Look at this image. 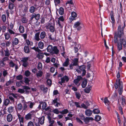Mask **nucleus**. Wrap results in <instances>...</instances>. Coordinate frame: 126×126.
Wrapping results in <instances>:
<instances>
[{
  "label": "nucleus",
  "mask_w": 126,
  "mask_h": 126,
  "mask_svg": "<svg viewBox=\"0 0 126 126\" xmlns=\"http://www.w3.org/2000/svg\"><path fill=\"white\" fill-rule=\"evenodd\" d=\"M40 88L44 93H46L48 90V88L47 87H45L44 85H41L40 86Z\"/></svg>",
  "instance_id": "0eeeda50"
},
{
  "label": "nucleus",
  "mask_w": 126,
  "mask_h": 126,
  "mask_svg": "<svg viewBox=\"0 0 126 126\" xmlns=\"http://www.w3.org/2000/svg\"><path fill=\"white\" fill-rule=\"evenodd\" d=\"M28 10V8L26 6H23L22 7V10L24 12H26Z\"/></svg>",
  "instance_id": "3c124183"
},
{
  "label": "nucleus",
  "mask_w": 126,
  "mask_h": 126,
  "mask_svg": "<svg viewBox=\"0 0 126 126\" xmlns=\"http://www.w3.org/2000/svg\"><path fill=\"white\" fill-rule=\"evenodd\" d=\"M71 15L72 17V18L71 19L72 20L76 19L75 17L77 16V14L75 12H72L71 13Z\"/></svg>",
  "instance_id": "2eb2a0df"
},
{
  "label": "nucleus",
  "mask_w": 126,
  "mask_h": 126,
  "mask_svg": "<svg viewBox=\"0 0 126 126\" xmlns=\"http://www.w3.org/2000/svg\"><path fill=\"white\" fill-rule=\"evenodd\" d=\"M5 39L6 40L8 39L10 37V36L9 34L7 33H6L5 34Z\"/></svg>",
  "instance_id": "0e129e2a"
},
{
  "label": "nucleus",
  "mask_w": 126,
  "mask_h": 126,
  "mask_svg": "<svg viewBox=\"0 0 126 126\" xmlns=\"http://www.w3.org/2000/svg\"><path fill=\"white\" fill-rule=\"evenodd\" d=\"M43 74V72L42 71H38V72L36 74V76L38 78L41 77L42 76Z\"/></svg>",
  "instance_id": "393cba45"
},
{
  "label": "nucleus",
  "mask_w": 126,
  "mask_h": 126,
  "mask_svg": "<svg viewBox=\"0 0 126 126\" xmlns=\"http://www.w3.org/2000/svg\"><path fill=\"white\" fill-rule=\"evenodd\" d=\"M53 47L52 45H49L48 46L47 48V50L48 52L51 53L52 52Z\"/></svg>",
  "instance_id": "9b49d317"
},
{
  "label": "nucleus",
  "mask_w": 126,
  "mask_h": 126,
  "mask_svg": "<svg viewBox=\"0 0 126 126\" xmlns=\"http://www.w3.org/2000/svg\"><path fill=\"white\" fill-rule=\"evenodd\" d=\"M32 114L30 113H28L26 115L25 117V118L26 120L30 119H31Z\"/></svg>",
  "instance_id": "412c9836"
},
{
  "label": "nucleus",
  "mask_w": 126,
  "mask_h": 126,
  "mask_svg": "<svg viewBox=\"0 0 126 126\" xmlns=\"http://www.w3.org/2000/svg\"><path fill=\"white\" fill-rule=\"evenodd\" d=\"M30 72L29 71L27 70L25 72V75L27 77L30 76Z\"/></svg>",
  "instance_id": "4d7b16f0"
},
{
  "label": "nucleus",
  "mask_w": 126,
  "mask_h": 126,
  "mask_svg": "<svg viewBox=\"0 0 126 126\" xmlns=\"http://www.w3.org/2000/svg\"><path fill=\"white\" fill-rule=\"evenodd\" d=\"M49 38L52 40H54L56 39V37L55 35L54 34H52L50 35Z\"/></svg>",
  "instance_id": "cd10ccee"
},
{
  "label": "nucleus",
  "mask_w": 126,
  "mask_h": 126,
  "mask_svg": "<svg viewBox=\"0 0 126 126\" xmlns=\"http://www.w3.org/2000/svg\"><path fill=\"white\" fill-rule=\"evenodd\" d=\"M23 76L21 75H19L16 77V79L17 80H21L22 79Z\"/></svg>",
  "instance_id": "8fccbe9b"
},
{
  "label": "nucleus",
  "mask_w": 126,
  "mask_h": 126,
  "mask_svg": "<svg viewBox=\"0 0 126 126\" xmlns=\"http://www.w3.org/2000/svg\"><path fill=\"white\" fill-rule=\"evenodd\" d=\"M76 119L78 122L79 123H81L82 124H83V122L79 119V118L77 117L76 118Z\"/></svg>",
  "instance_id": "e2e57ef3"
},
{
  "label": "nucleus",
  "mask_w": 126,
  "mask_h": 126,
  "mask_svg": "<svg viewBox=\"0 0 126 126\" xmlns=\"http://www.w3.org/2000/svg\"><path fill=\"white\" fill-rule=\"evenodd\" d=\"M14 4L11 2L9 3L8 6V8L9 9L11 10H12L14 9Z\"/></svg>",
  "instance_id": "bb28decb"
},
{
  "label": "nucleus",
  "mask_w": 126,
  "mask_h": 126,
  "mask_svg": "<svg viewBox=\"0 0 126 126\" xmlns=\"http://www.w3.org/2000/svg\"><path fill=\"white\" fill-rule=\"evenodd\" d=\"M44 119L45 117L44 116H42L41 118H38L39 122L41 125H42L44 124Z\"/></svg>",
  "instance_id": "4468645a"
},
{
  "label": "nucleus",
  "mask_w": 126,
  "mask_h": 126,
  "mask_svg": "<svg viewBox=\"0 0 126 126\" xmlns=\"http://www.w3.org/2000/svg\"><path fill=\"white\" fill-rule=\"evenodd\" d=\"M92 111L90 110L87 109L85 111V114L87 116H90L92 114Z\"/></svg>",
  "instance_id": "9d476101"
},
{
  "label": "nucleus",
  "mask_w": 126,
  "mask_h": 126,
  "mask_svg": "<svg viewBox=\"0 0 126 126\" xmlns=\"http://www.w3.org/2000/svg\"><path fill=\"white\" fill-rule=\"evenodd\" d=\"M81 23V21H80L76 22L74 25V27L77 28V30L78 31H79L82 28L80 26Z\"/></svg>",
  "instance_id": "20e7f679"
},
{
  "label": "nucleus",
  "mask_w": 126,
  "mask_h": 126,
  "mask_svg": "<svg viewBox=\"0 0 126 126\" xmlns=\"http://www.w3.org/2000/svg\"><path fill=\"white\" fill-rule=\"evenodd\" d=\"M101 119V116L98 115H96L95 117V120L97 121H100Z\"/></svg>",
  "instance_id": "72a5a7b5"
},
{
  "label": "nucleus",
  "mask_w": 126,
  "mask_h": 126,
  "mask_svg": "<svg viewBox=\"0 0 126 126\" xmlns=\"http://www.w3.org/2000/svg\"><path fill=\"white\" fill-rule=\"evenodd\" d=\"M40 33V32H38L36 33L35 34L34 36L35 39L37 41H39L40 40L39 36Z\"/></svg>",
  "instance_id": "dca6fc26"
},
{
  "label": "nucleus",
  "mask_w": 126,
  "mask_h": 126,
  "mask_svg": "<svg viewBox=\"0 0 126 126\" xmlns=\"http://www.w3.org/2000/svg\"><path fill=\"white\" fill-rule=\"evenodd\" d=\"M52 51L54 52L55 54H58L59 53V50L56 47L54 46L53 47Z\"/></svg>",
  "instance_id": "f8f14e48"
},
{
  "label": "nucleus",
  "mask_w": 126,
  "mask_h": 126,
  "mask_svg": "<svg viewBox=\"0 0 126 126\" xmlns=\"http://www.w3.org/2000/svg\"><path fill=\"white\" fill-rule=\"evenodd\" d=\"M35 16V19L37 20L39 19L40 17V15L39 14H34Z\"/></svg>",
  "instance_id": "09e8293b"
},
{
  "label": "nucleus",
  "mask_w": 126,
  "mask_h": 126,
  "mask_svg": "<svg viewBox=\"0 0 126 126\" xmlns=\"http://www.w3.org/2000/svg\"><path fill=\"white\" fill-rule=\"evenodd\" d=\"M13 119L12 115L11 114H8L7 116V121L9 122L12 121Z\"/></svg>",
  "instance_id": "ddd939ff"
},
{
  "label": "nucleus",
  "mask_w": 126,
  "mask_h": 126,
  "mask_svg": "<svg viewBox=\"0 0 126 126\" xmlns=\"http://www.w3.org/2000/svg\"><path fill=\"white\" fill-rule=\"evenodd\" d=\"M5 52V55L6 56H9L10 55V53L9 52V50L7 48L5 50H4Z\"/></svg>",
  "instance_id": "58836bf2"
},
{
  "label": "nucleus",
  "mask_w": 126,
  "mask_h": 126,
  "mask_svg": "<svg viewBox=\"0 0 126 126\" xmlns=\"http://www.w3.org/2000/svg\"><path fill=\"white\" fill-rule=\"evenodd\" d=\"M27 108V104L25 103H24L23 104V110H26Z\"/></svg>",
  "instance_id": "5fc2aeb1"
},
{
  "label": "nucleus",
  "mask_w": 126,
  "mask_h": 126,
  "mask_svg": "<svg viewBox=\"0 0 126 126\" xmlns=\"http://www.w3.org/2000/svg\"><path fill=\"white\" fill-rule=\"evenodd\" d=\"M37 9L36 8L33 6H31L30 8L29 12L31 13H33Z\"/></svg>",
  "instance_id": "f3484780"
},
{
  "label": "nucleus",
  "mask_w": 126,
  "mask_h": 126,
  "mask_svg": "<svg viewBox=\"0 0 126 126\" xmlns=\"http://www.w3.org/2000/svg\"><path fill=\"white\" fill-rule=\"evenodd\" d=\"M91 87H86L84 91L85 92L87 93H90V90L91 88Z\"/></svg>",
  "instance_id": "c9c22d12"
},
{
  "label": "nucleus",
  "mask_w": 126,
  "mask_h": 126,
  "mask_svg": "<svg viewBox=\"0 0 126 126\" xmlns=\"http://www.w3.org/2000/svg\"><path fill=\"white\" fill-rule=\"evenodd\" d=\"M94 120L93 118L92 117H86L85 118L84 121L85 124H87L89 123L90 120L93 121Z\"/></svg>",
  "instance_id": "6e6552de"
},
{
  "label": "nucleus",
  "mask_w": 126,
  "mask_h": 126,
  "mask_svg": "<svg viewBox=\"0 0 126 126\" xmlns=\"http://www.w3.org/2000/svg\"><path fill=\"white\" fill-rule=\"evenodd\" d=\"M93 112L94 114H98L100 112V110L98 109H94L93 110Z\"/></svg>",
  "instance_id": "79ce46f5"
},
{
  "label": "nucleus",
  "mask_w": 126,
  "mask_h": 126,
  "mask_svg": "<svg viewBox=\"0 0 126 126\" xmlns=\"http://www.w3.org/2000/svg\"><path fill=\"white\" fill-rule=\"evenodd\" d=\"M28 126H34L33 123L31 121H30L28 123Z\"/></svg>",
  "instance_id": "774afa93"
},
{
  "label": "nucleus",
  "mask_w": 126,
  "mask_h": 126,
  "mask_svg": "<svg viewBox=\"0 0 126 126\" xmlns=\"http://www.w3.org/2000/svg\"><path fill=\"white\" fill-rule=\"evenodd\" d=\"M117 44L118 49L119 51H120L122 49V44H119V42L117 43Z\"/></svg>",
  "instance_id": "2f4dec72"
},
{
  "label": "nucleus",
  "mask_w": 126,
  "mask_h": 126,
  "mask_svg": "<svg viewBox=\"0 0 126 126\" xmlns=\"http://www.w3.org/2000/svg\"><path fill=\"white\" fill-rule=\"evenodd\" d=\"M14 110V107L12 106L10 107H9L8 111L9 113H11L13 112Z\"/></svg>",
  "instance_id": "ea45409f"
},
{
  "label": "nucleus",
  "mask_w": 126,
  "mask_h": 126,
  "mask_svg": "<svg viewBox=\"0 0 126 126\" xmlns=\"http://www.w3.org/2000/svg\"><path fill=\"white\" fill-rule=\"evenodd\" d=\"M22 81H20V82H16V85L18 87H20L21 86V83H23L22 82Z\"/></svg>",
  "instance_id": "603ef678"
},
{
  "label": "nucleus",
  "mask_w": 126,
  "mask_h": 126,
  "mask_svg": "<svg viewBox=\"0 0 126 126\" xmlns=\"http://www.w3.org/2000/svg\"><path fill=\"white\" fill-rule=\"evenodd\" d=\"M68 112V110L67 109H65L62 111H60L59 112L62 114H65L67 113Z\"/></svg>",
  "instance_id": "a18cd8bd"
},
{
  "label": "nucleus",
  "mask_w": 126,
  "mask_h": 126,
  "mask_svg": "<svg viewBox=\"0 0 126 126\" xmlns=\"http://www.w3.org/2000/svg\"><path fill=\"white\" fill-rule=\"evenodd\" d=\"M2 18L3 21L5 22L6 20V16L5 15H3L2 16Z\"/></svg>",
  "instance_id": "69168bd1"
},
{
  "label": "nucleus",
  "mask_w": 126,
  "mask_h": 126,
  "mask_svg": "<svg viewBox=\"0 0 126 126\" xmlns=\"http://www.w3.org/2000/svg\"><path fill=\"white\" fill-rule=\"evenodd\" d=\"M38 46L39 48L42 49L44 47V44L42 42H40L38 43Z\"/></svg>",
  "instance_id": "4be33fe9"
},
{
  "label": "nucleus",
  "mask_w": 126,
  "mask_h": 126,
  "mask_svg": "<svg viewBox=\"0 0 126 126\" xmlns=\"http://www.w3.org/2000/svg\"><path fill=\"white\" fill-rule=\"evenodd\" d=\"M24 52L26 53H28L30 52L29 47L28 46H25L24 48Z\"/></svg>",
  "instance_id": "a211bd4d"
},
{
  "label": "nucleus",
  "mask_w": 126,
  "mask_h": 126,
  "mask_svg": "<svg viewBox=\"0 0 126 126\" xmlns=\"http://www.w3.org/2000/svg\"><path fill=\"white\" fill-rule=\"evenodd\" d=\"M110 15L112 22L114 23L115 22V19L114 17L113 13L112 11L110 13Z\"/></svg>",
  "instance_id": "5701e85b"
},
{
  "label": "nucleus",
  "mask_w": 126,
  "mask_h": 126,
  "mask_svg": "<svg viewBox=\"0 0 126 126\" xmlns=\"http://www.w3.org/2000/svg\"><path fill=\"white\" fill-rule=\"evenodd\" d=\"M51 80L50 79H48L47 80V84L49 85H51Z\"/></svg>",
  "instance_id": "052dcab7"
},
{
  "label": "nucleus",
  "mask_w": 126,
  "mask_h": 126,
  "mask_svg": "<svg viewBox=\"0 0 126 126\" xmlns=\"http://www.w3.org/2000/svg\"><path fill=\"white\" fill-rule=\"evenodd\" d=\"M43 57V54L40 53H39L37 55V57L39 59H41Z\"/></svg>",
  "instance_id": "37998d69"
},
{
  "label": "nucleus",
  "mask_w": 126,
  "mask_h": 126,
  "mask_svg": "<svg viewBox=\"0 0 126 126\" xmlns=\"http://www.w3.org/2000/svg\"><path fill=\"white\" fill-rule=\"evenodd\" d=\"M76 97L78 99H79L80 98L81 95L78 92L76 93Z\"/></svg>",
  "instance_id": "13d9d810"
},
{
  "label": "nucleus",
  "mask_w": 126,
  "mask_h": 126,
  "mask_svg": "<svg viewBox=\"0 0 126 126\" xmlns=\"http://www.w3.org/2000/svg\"><path fill=\"white\" fill-rule=\"evenodd\" d=\"M64 10L63 8L61 7L59 9V14L61 15H63L64 13Z\"/></svg>",
  "instance_id": "c756f323"
},
{
  "label": "nucleus",
  "mask_w": 126,
  "mask_h": 126,
  "mask_svg": "<svg viewBox=\"0 0 126 126\" xmlns=\"http://www.w3.org/2000/svg\"><path fill=\"white\" fill-rule=\"evenodd\" d=\"M22 22L23 23H26L27 21V20L25 17H23L22 19Z\"/></svg>",
  "instance_id": "680f3d73"
},
{
  "label": "nucleus",
  "mask_w": 126,
  "mask_h": 126,
  "mask_svg": "<svg viewBox=\"0 0 126 126\" xmlns=\"http://www.w3.org/2000/svg\"><path fill=\"white\" fill-rule=\"evenodd\" d=\"M69 60L68 58L66 59L65 61L63 63V65L64 66H67L69 65Z\"/></svg>",
  "instance_id": "aec40b11"
},
{
  "label": "nucleus",
  "mask_w": 126,
  "mask_h": 126,
  "mask_svg": "<svg viewBox=\"0 0 126 126\" xmlns=\"http://www.w3.org/2000/svg\"><path fill=\"white\" fill-rule=\"evenodd\" d=\"M78 59L77 58L75 59L74 61V63L72 64L73 66H76L78 64Z\"/></svg>",
  "instance_id": "7c9ffc66"
},
{
  "label": "nucleus",
  "mask_w": 126,
  "mask_h": 126,
  "mask_svg": "<svg viewBox=\"0 0 126 126\" xmlns=\"http://www.w3.org/2000/svg\"><path fill=\"white\" fill-rule=\"evenodd\" d=\"M122 104L124 106L125 104V99L123 97H122Z\"/></svg>",
  "instance_id": "bf43d9fd"
},
{
  "label": "nucleus",
  "mask_w": 126,
  "mask_h": 126,
  "mask_svg": "<svg viewBox=\"0 0 126 126\" xmlns=\"http://www.w3.org/2000/svg\"><path fill=\"white\" fill-rule=\"evenodd\" d=\"M104 103L107 105H109L110 104L109 101L108 100L107 97H105L104 99Z\"/></svg>",
  "instance_id": "de8ad7c7"
},
{
  "label": "nucleus",
  "mask_w": 126,
  "mask_h": 126,
  "mask_svg": "<svg viewBox=\"0 0 126 126\" xmlns=\"http://www.w3.org/2000/svg\"><path fill=\"white\" fill-rule=\"evenodd\" d=\"M19 30L20 33H23L24 32V27L22 26H20L19 27Z\"/></svg>",
  "instance_id": "e433bc0d"
},
{
  "label": "nucleus",
  "mask_w": 126,
  "mask_h": 126,
  "mask_svg": "<svg viewBox=\"0 0 126 126\" xmlns=\"http://www.w3.org/2000/svg\"><path fill=\"white\" fill-rule=\"evenodd\" d=\"M37 68L38 69L40 70L42 69V64L41 63H39L38 65Z\"/></svg>",
  "instance_id": "a19ab883"
},
{
  "label": "nucleus",
  "mask_w": 126,
  "mask_h": 126,
  "mask_svg": "<svg viewBox=\"0 0 126 126\" xmlns=\"http://www.w3.org/2000/svg\"><path fill=\"white\" fill-rule=\"evenodd\" d=\"M30 81V80H29L28 78H25V79L24 82L25 83L29 85V82Z\"/></svg>",
  "instance_id": "864d4df0"
},
{
  "label": "nucleus",
  "mask_w": 126,
  "mask_h": 126,
  "mask_svg": "<svg viewBox=\"0 0 126 126\" xmlns=\"http://www.w3.org/2000/svg\"><path fill=\"white\" fill-rule=\"evenodd\" d=\"M120 41L121 42V44H123L124 47H125L126 46V41L124 39H120Z\"/></svg>",
  "instance_id": "6ab92c4d"
},
{
  "label": "nucleus",
  "mask_w": 126,
  "mask_h": 126,
  "mask_svg": "<svg viewBox=\"0 0 126 126\" xmlns=\"http://www.w3.org/2000/svg\"><path fill=\"white\" fill-rule=\"evenodd\" d=\"M82 79V78L80 76H77V78L74 80V82L75 84L77 85L79 83V82Z\"/></svg>",
  "instance_id": "423d86ee"
},
{
  "label": "nucleus",
  "mask_w": 126,
  "mask_h": 126,
  "mask_svg": "<svg viewBox=\"0 0 126 126\" xmlns=\"http://www.w3.org/2000/svg\"><path fill=\"white\" fill-rule=\"evenodd\" d=\"M87 81L86 80H85L83 81L81 84L82 86V88H85L86 86Z\"/></svg>",
  "instance_id": "b1692460"
},
{
  "label": "nucleus",
  "mask_w": 126,
  "mask_h": 126,
  "mask_svg": "<svg viewBox=\"0 0 126 126\" xmlns=\"http://www.w3.org/2000/svg\"><path fill=\"white\" fill-rule=\"evenodd\" d=\"M10 102V100L8 99H6L4 102V104L6 105H7Z\"/></svg>",
  "instance_id": "49530a36"
},
{
  "label": "nucleus",
  "mask_w": 126,
  "mask_h": 126,
  "mask_svg": "<svg viewBox=\"0 0 126 126\" xmlns=\"http://www.w3.org/2000/svg\"><path fill=\"white\" fill-rule=\"evenodd\" d=\"M69 79L67 76H65L61 79V81H59V83L61 85H62V83L65 82V80L67 82L69 80Z\"/></svg>",
  "instance_id": "39448f33"
},
{
  "label": "nucleus",
  "mask_w": 126,
  "mask_h": 126,
  "mask_svg": "<svg viewBox=\"0 0 126 126\" xmlns=\"http://www.w3.org/2000/svg\"><path fill=\"white\" fill-rule=\"evenodd\" d=\"M48 26L49 27V29L51 32H54L55 30V29L54 26L52 25H49Z\"/></svg>",
  "instance_id": "c85d7f7f"
},
{
  "label": "nucleus",
  "mask_w": 126,
  "mask_h": 126,
  "mask_svg": "<svg viewBox=\"0 0 126 126\" xmlns=\"http://www.w3.org/2000/svg\"><path fill=\"white\" fill-rule=\"evenodd\" d=\"M42 104V107L43 109L45 110L46 109L47 107V104L46 102H43L41 103Z\"/></svg>",
  "instance_id": "4c0bfd02"
},
{
  "label": "nucleus",
  "mask_w": 126,
  "mask_h": 126,
  "mask_svg": "<svg viewBox=\"0 0 126 126\" xmlns=\"http://www.w3.org/2000/svg\"><path fill=\"white\" fill-rule=\"evenodd\" d=\"M12 41V45L13 47H14L15 45H17L19 43L18 39L16 38L14 39Z\"/></svg>",
  "instance_id": "1a4fd4ad"
},
{
  "label": "nucleus",
  "mask_w": 126,
  "mask_h": 126,
  "mask_svg": "<svg viewBox=\"0 0 126 126\" xmlns=\"http://www.w3.org/2000/svg\"><path fill=\"white\" fill-rule=\"evenodd\" d=\"M18 92L20 93L23 94L25 92V91L23 89H19L17 91Z\"/></svg>",
  "instance_id": "c03bdc74"
},
{
  "label": "nucleus",
  "mask_w": 126,
  "mask_h": 126,
  "mask_svg": "<svg viewBox=\"0 0 126 126\" xmlns=\"http://www.w3.org/2000/svg\"><path fill=\"white\" fill-rule=\"evenodd\" d=\"M117 37V32H115L114 34V42L115 43H117L118 42Z\"/></svg>",
  "instance_id": "473e14b6"
},
{
  "label": "nucleus",
  "mask_w": 126,
  "mask_h": 126,
  "mask_svg": "<svg viewBox=\"0 0 126 126\" xmlns=\"http://www.w3.org/2000/svg\"><path fill=\"white\" fill-rule=\"evenodd\" d=\"M9 65L11 67H13L15 65V64L12 61H11L9 63Z\"/></svg>",
  "instance_id": "338daca9"
},
{
  "label": "nucleus",
  "mask_w": 126,
  "mask_h": 126,
  "mask_svg": "<svg viewBox=\"0 0 126 126\" xmlns=\"http://www.w3.org/2000/svg\"><path fill=\"white\" fill-rule=\"evenodd\" d=\"M46 36V33L45 32H42L40 34V37L41 39H44Z\"/></svg>",
  "instance_id": "a878e982"
},
{
  "label": "nucleus",
  "mask_w": 126,
  "mask_h": 126,
  "mask_svg": "<svg viewBox=\"0 0 126 126\" xmlns=\"http://www.w3.org/2000/svg\"><path fill=\"white\" fill-rule=\"evenodd\" d=\"M28 59V58H23L21 60V61L23 63L24 62H28L27 61Z\"/></svg>",
  "instance_id": "6e6d98bb"
},
{
  "label": "nucleus",
  "mask_w": 126,
  "mask_h": 126,
  "mask_svg": "<svg viewBox=\"0 0 126 126\" xmlns=\"http://www.w3.org/2000/svg\"><path fill=\"white\" fill-rule=\"evenodd\" d=\"M86 66L84 65H81L79 67V69H76V70L79 73H81L82 72V76H84L86 73V71L85 70Z\"/></svg>",
  "instance_id": "f257e3e1"
},
{
  "label": "nucleus",
  "mask_w": 126,
  "mask_h": 126,
  "mask_svg": "<svg viewBox=\"0 0 126 126\" xmlns=\"http://www.w3.org/2000/svg\"><path fill=\"white\" fill-rule=\"evenodd\" d=\"M124 27L121 28V25H119L118 28V32L117 33V35L118 37L120 38L124 35Z\"/></svg>",
  "instance_id": "f03ea898"
},
{
  "label": "nucleus",
  "mask_w": 126,
  "mask_h": 126,
  "mask_svg": "<svg viewBox=\"0 0 126 126\" xmlns=\"http://www.w3.org/2000/svg\"><path fill=\"white\" fill-rule=\"evenodd\" d=\"M17 109L19 110H21L23 109V106L21 103H19L17 105Z\"/></svg>",
  "instance_id": "f704fd0d"
},
{
  "label": "nucleus",
  "mask_w": 126,
  "mask_h": 126,
  "mask_svg": "<svg viewBox=\"0 0 126 126\" xmlns=\"http://www.w3.org/2000/svg\"><path fill=\"white\" fill-rule=\"evenodd\" d=\"M118 85L119 87V93L120 95H121L123 91V83L120 81V79H118Z\"/></svg>",
  "instance_id": "7ed1b4c3"
}]
</instances>
